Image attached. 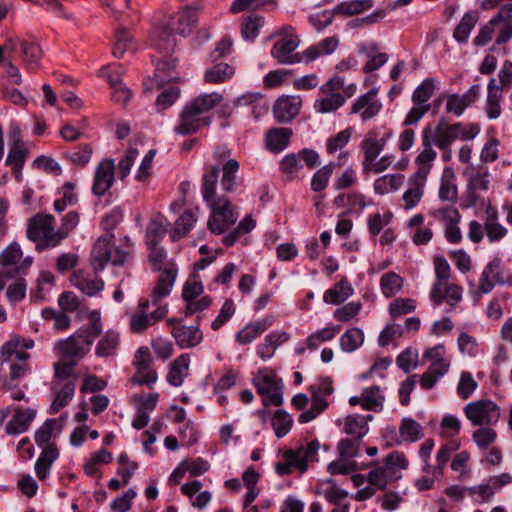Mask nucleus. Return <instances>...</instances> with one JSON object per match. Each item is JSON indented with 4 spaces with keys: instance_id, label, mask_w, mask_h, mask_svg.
<instances>
[{
    "instance_id": "473e14b6",
    "label": "nucleus",
    "mask_w": 512,
    "mask_h": 512,
    "mask_svg": "<svg viewBox=\"0 0 512 512\" xmlns=\"http://www.w3.org/2000/svg\"><path fill=\"white\" fill-rule=\"evenodd\" d=\"M484 231L489 242L491 243L500 241L507 234V229L498 222L497 210L490 206L486 209Z\"/></svg>"
},
{
    "instance_id": "de8ad7c7",
    "label": "nucleus",
    "mask_w": 512,
    "mask_h": 512,
    "mask_svg": "<svg viewBox=\"0 0 512 512\" xmlns=\"http://www.w3.org/2000/svg\"><path fill=\"white\" fill-rule=\"evenodd\" d=\"M404 183V175L402 174H387L377 178L374 181V192L378 195H385L387 193L398 190Z\"/></svg>"
},
{
    "instance_id": "a878e982",
    "label": "nucleus",
    "mask_w": 512,
    "mask_h": 512,
    "mask_svg": "<svg viewBox=\"0 0 512 512\" xmlns=\"http://www.w3.org/2000/svg\"><path fill=\"white\" fill-rule=\"evenodd\" d=\"M114 234H105L100 236L94 243L91 259L93 267L96 271L105 268L111 256V249L113 248Z\"/></svg>"
},
{
    "instance_id": "20e7f679",
    "label": "nucleus",
    "mask_w": 512,
    "mask_h": 512,
    "mask_svg": "<svg viewBox=\"0 0 512 512\" xmlns=\"http://www.w3.org/2000/svg\"><path fill=\"white\" fill-rule=\"evenodd\" d=\"M320 443L317 439L308 442L306 445H300L296 449H288L283 453L284 461L275 464V471L279 476H285L296 469L300 474L308 470L309 463L318 460V450Z\"/></svg>"
},
{
    "instance_id": "f03ea898",
    "label": "nucleus",
    "mask_w": 512,
    "mask_h": 512,
    "mask_svg": "<svg viewBox=\"0 0 512 512\" xmlns=\"http://www.w3.org/2000/svg\"><path fill=\"white\" fill-rule=\"evenodd\" d=\"M196 21L197 13L194 9L187 7L176 12L164 25L153 29L151 32L152 46L159 53H172L176 46L174 35L179 34L184 37L190 35Z\"/></svg>"
},
{
    "instance_id": "4c0bfd02",
    "label": "nucleus",
    "mask_w": 512,
    "mask_h": 512,
    "mask_svg": "<svg viewBox=\"0 0 512 512\" xmlns=\"http://www.w3.org/2000/svg\"><path fill=\"white\" fill-rule=\"evenodd\" d=\"M339 46V38L337 36L327 37L321 40L317 45H312L303 51L306 62H311L321 55H329L333 53Z\"/></svg>"
},
{
    "instance_id": "7ed1b4c3",
    "label": "nucleus",
    "mask_w": 512,
    "mask_h": 512,
    "mask_svg": "<svg viewBox=\"0 0 512 512\" xmlns=\"http://www.w3.org/2000/svg\"><path fill=\"white\" fill-rule=\"evenodd\" d=\"M423 130L429 131V140L432 141V145L439 149H445L451 147L458 138L464 141L472 140L479 133L480 128L478 124L473 123L468 125L461 122L447 124L441 119L434 129L429 123Z\"/></svg>"
},
{
    "instance_id": "c756f323",
    "label": "nucleus",
    "mask_w": 512,
    "mask_h": 512,
    "mask_svg": "<svg viewBox=\"0 0 512 512\" xmlns=\"http://www.w3.org/2000/svg\"><path fill=\"white\" fill-rule=\"evenodd\" d=\"M293 131L288 127L272 128L266 134V147L273 153L283 151L290 143Z\"/></svg>"
},
{
    "instance_id": "bb28decb",
    "label": "nucleus",
    "mask_w": 512,
    "mask_h": 512,
    "mask_svg": "<svg viewBox=\"0 0 512 512\" xmlns=\"http://www.w3.org/2000/svg\"><path fill=\"white\" fill-rule=\"evenodd\" d=\"M36 416V411L31 408H16L15 414L6 424L5 431L8 435H17L28 430Z\"/></svg>"
},
{
    "instance_id": "0eeeda50",
    "label": "nucleus",
    "mask_w": 512,
    "mask_h": 512,
    "mask_svg": "<svg viewBox=\"0 0 512 512\" xmlns=\"http://www.w3.org/2000/svg\"><path fill=\"white\" fill-rule=\"evenodd\" d=\"M232 151L225 145H218L214 148L212 158L217 166L219 173H222L220 179L221 190L225 193H233L238 188V172L240 163L237 159L231 158Z\"/></svg>"
},
{
    "instance_id": "e433bc0d",
    "label": "nucleus",
    "mask_w": 512,
    "mask_h": 512,
    "mask_svg": "<svg viewBox=\"0 0 512 512\" xmlns=\"http://www.w3.org/2000/svg\"><path fill=\"white\" fill-rule=\"evenodd\" d=\"M501 99V87L497 84L496 79L492 78L488 83V93L485 108L487 117L489 119H497L501 115Z\"/></svg>"
},
{
    "instance_id": "cd10ccee",
    "label": "nucleus",
    "mask_w": 512,
    "mask_h": 512,
    "mask_svg": "<svg viewBox=\"0 0 512 512\" xmlns=\"http://www.w3.org/2000/svg\"><path fill=\"white\" fill-rule=\"evenodd\" d=\"M163 54L164 56L156 63L155 79L157 83L163 85L165 82H180V78L175 76L178 60L169 57L170 53Z\"/></svg>"
},
{
    "instance_id": "0e129e2a",
    "label": "nucleus",
    "mask_w": 512,
    "mask_h": 512,
    "mask_svg": "<svg viewBox=\"0 0 512 512\" xmlns=\"http://www.w3.org/2000/svg\"><path fill=\"white\" fill-rule=\"evenodd\" d=\"M271 425L278 438H283L293 426L292 417L284 410H277L271 420Z\"/></svg>"
},
{
    "instance_id": "f257e3e1",
    "label": "nucleus",
    "mask_w": 512,
    "mask_h": 512,
    "mask_svg": "<svg viewBox=\"0 0 512 512\" xmlns=\"http://www.w3.org/2000/svg\"><path fill=\"white\" fill-rule=\"evenodd\" d=\"M219 169L217 166H206L202 175L201 194L211 210L208 229L216 235L223 234L238 219V214L231 200L217 192Z\"/></svg>"
},
{
    "instance_id": "b1692460",
    "label": "nucleus",
    "mask_w": 512,
    "mask_h": 512,
    "mask_svg": "<svg viewBox=\"0 0 512 512\" xmlns=\"http://www.w3.org/2000/svg\"><path fill=\"white\" fill-rule=\"evenodd\" d=\"M115 165L112 159H104L96 168L92 192L103 196L114 183Z\"/></svg>"
},
{
    "instance_id": "5fc2aeb1",
    "label": "nucleus",
    "mask_w": 512,
    "mask_h": 512,
    "mask_svg": "<svg viewBox=\"0 0 512 512\" xmlns=\"http://www.w3.org/2000/svg\"><path fill=\"white\" fill-rule=\"evenodd\" d=\"M385 397L379 386H371L363 391V409L379 412L383 409Z\"/></svg>"
},
{
    "instance_id": "09e8293b",
    "label": "nucleus",
    "mask_w": 512,
    "mask_h": 512,
    "mask_svg": "<svg viewBox=\"0 0 512 512\" xmlns=\"http://www.w3.org/2000/svg\"><path fill=\"white\" fill-rule=\"evenodd\" d=\"M423 150L415 158V163L418 165V169L423 167L428 169V174L431 170V162L436 159L437 153L432 148V141L429 140V131L423 130L421 135Z\"/></svg>"
},
{
    "instance_id": "79ce46f5",
    "label": "nucleus",
    "mask_w": 512,
    "mask_h": 512,
    "mask_svg": "<svg viewBox=\"0 0 512 512\" xmlns=\"http://www.w3.org/2000/svg\"><path fill=\"white\" fill-rule=\"evenodd\" d=\"M374 6L373 0H350L337 4L334 7L336 15L352 17L368 11Z\"/></svg>"
},
{
    "instance_id": "f704fd0d",
    "label": "nucleus",
    "mask_w": 512,
    "mask_h": 512,
    "mask_svg": "<svg viewBox=\"0 0 512 512\" xmlns=\"http://www.w3.org/2000/svg\"><path fill=\"white\" fill-rule=\"evenodd\" d=\"M272 324L268 319L257 320L248 323L235 336L236 342L247 345L258 338Z\"/></svg>"
},
{
    "instance_id": "dca6fc26",
    "label": "nucleus",
    "mask_w": 512,
    "mask_h": 512,
    "mask_svg": "<svg viewBox=\"0 0 512 512\" xmlns=\"http://www.w3.org/2000/svg\"><path fill=\"white\" fill-rule=\"evenodd\" d=\"M481 87L478 84L472 85L468 91L459 95L457 93L446 96L445 111L456 117L461 116L466 108L473 104L480 95Z\"/></svg>"
},
{
    "instance_id": "2f4dec72",
    "label": "nucleus",
    "mask_w": 512,
    "mask_h": 512,
    "mask_svg": "<svg viewBox=\"0 0 512 512\" xmlns=\"http://www.w3.org/2000/svg\"><path fill=\"white\" fill-rule=\"evenodd\" d=\"M70 282L89 297L95 296L104 288V281L101 278H86L82 271L73 272L70 277Z\"/></svg>"
},
{
    "instance_id": "c85d7f7f",
    "label": "nucleus",
    "mask_w": 512,
    "mask_h": 512,
    "mask_svg": "<svg viewBox=\"0 0 512 512\" xmlns=\"http://www.w3.org/2000/svg\"><path fill=\"white\" fill-rule=\"evenodd\" d=\"M372 418V415L367 417L359 414L349 415L345 418L343 431L349 436L348 438L362 440L368 433V421Z\"/></svg>"
},
{
    "instance_id": "a211bd4d",
    "label": "nucleus",
    "mask_w": 512,
    "mask_h": 512,
    "mask_svg": "<svg viewBox=\"0 0 512 512\" xmlns=\"http://www.w3.org/2000/svg\"><path fill=\"white\" fill-rule=\"evenodd\" d=\"M378 90L373 88L359 96L351 106V113H360L363 121L376 117L382 109V104L376 99Z\"/></svg>"
},
{
    "instance_id": "6ab92c4d",
    "label": "nucleus",
    "mask_w": 512,
    "mask_h": 512,
    "mask_svg": "<svg viewBox=\"0 0 512 512\" xmlns=\"http://www.w3.org/2000/svg\"><path fill=\"white\" fill-rule=\"evenodd\" d=\"M301 98L298 96L279 97L273 105V115L278 123L291 122L300 112Z\"/></svg>"
},
{
    "instance_id": "680f3d73",
    "label": "nucleus",
    "mask_w": 512,
    "mask_h": 512,
    "mask_svg": "<svg viewBox=\"0 0 512 512\" xmlns=\"http://www.w3.org/2000/svg\"><path fill=\"white\" fill-rule=\"evenodd\" d=\"M264 25L262 16L244 17L241 23V35L246 41H254L259 35L261 27Z\"/></svg>"
},
{
    "instance_id": "a19ab883",
    "label": "nucleus",
    "mask_w": 512,
    "mask_h": 512,
    "mask_svg": "<svg viewBox=\"0 0 512 512\" xmlns=\"http://www.w3.org/2000/svg\"><path fill=\"white\" fill-rule=\"evenodd\" d=\"M190 358L188 354H182L171 364L167 374V381L170 385L181 386L189 368Z\"/></svg>"
},
{
    "instance_id": "423d86ee",
    "label": "nucleus",
    "mask_w": 512,
    "mask_h": 512,
    "mask_svg": "<svg viewBox=\"0 0 512 512\" xmlns=\"http://www.w3.org/2000/svg\"><path fill=\"white\" fill-rule=\"evenodd\" d=\"M252 383L257 394L262 397V404L265 407L283 405L284 383L273 369L267 367L260 369Z\"/></svg>"
},
{
    "instance_id": "4d7b16f0",
    "label": "nucleus",
    "mask_w": 512,
    "mask_h": 512,
    "mask_svg": "<svg viewBox=\"0 0 512 512\" xmlns=\"http://www.w3.org/2000/svg\"><path fill=\"white\" fill-rule=\"evenodd\" d=\"M436 79H424L412 93L411 100L413 104L429 105L427 102L433 96L436 90Z\"/></svg>"
},
{
    "instance_id": "9b49d317",
    "label": "nucleus",
    "mask_w": 512,
    "mask_h": 512,
    "mask_svg": "<svg viewBox=\"0 0 512 512\" xmlns=\"http://www.w3.org/2000/svg\"><path fill=\"white\" fill-rule=\"evenodd\" d=\"M299 43L300 40L297 35H285L274 43L270 54L279 64L300 63L305 59L303 53H294Z\"/></svg>"
},
{
    "instance_id": "ea45409f",
    "label": "nucleus",
    "mask_w": 512,
    "mask_h": 512,
    "mask_svg": "<svg viewBox=\"0 0 512 512\" xmlns=\"http://www.w3.org/2000/svg\"><path fill=\"white\" fill-rule=\"evenodd\" d=\"M59 452L56 445L47 446L35 463V473L40 480L47 478L53 462L58 458Z\"/></svg>"
},
{
    "instance_id": "13d9d810",
    "label": "nucleus",
    "mask_w": 512,
    "mask_h": 512,
    "mask_svg": "<svg viewBox=\"0 0 512 512\" xmlns=\"http://www.w3.org/2000/svg\"><path fill=\"white\" fill-rule=\"evenodd\" d=\"M196 220L197 216L193 210H185L175 222V227L171 235L172 239L178 240L185 236L192 229Z\"/></svg>"
},
{
    "instance_id": "8fccbe9b",
    "label": "nucleus",
    "mask_w": 512,
    "mask_h": 512,
    "mask_svg": "<svg viewBox=\"0 0 512 512\" xmlns=\"http://www.w3.org/2000/svg\"><path fill=\"white\" fill-rule=\"evenodd\" d=\"M399 433L403 441L410 443L416 442L424 437L422 426L409 417L402 418Z\"/></svg>"
},
{
    "instance_id": "a18cd8bd",
    "label": "nucleus",
    "mask_w": 512,
    "mask_h": 512,
    "mask_svg": "<svg viewBox=\"0 0 512 512\" xmlns=\"http://www.w3.org/2000/svg\"><path fill=\"white\" fill-rule=\"evenodd\" d=\"M59 353L62 358L78 362L88 351L72 335L58 343Z\"/></svg>"
},
{
    "instance_id": "58836bf2",
    "label": "nucleus",
    "mask_w": 512,
    "mask_h": 512,
    "mask_svg": "<svg viewBox=\"0 0 512 512\" xmlns=\"http://www.w3.org/2000/svg\"><path fill=\"white\" fill-rule=\"evenodd\" d=\"M478 20L479 13L477 11L472 10L465 13L453 31V38L460 44L466 43Z\"/></svg>"
},
{
    "instance_id": "bf43d9fd",
    "label": "nucleus",
    "mask_w": 512,
    "mask_h": 512,
    "mask_svg": "<svg viewBox=\"0 0 512 512\" xmlns=\"http://www.w3.org/2000/svg\"><path fill=\"white\" fill-rule=\"evenodd\" d=\"M380 287L386 298L395 296L403 287V278L395 272H387L380 279Z\"/></svg>"
},
{
    "instance_id": "aec40b11",
    "label": "nucleus",
    "mask_w": 512,
    "mask_h": 512,
    "mask_svg": "<svg viewBox=\"0 0 512 512\" xmlns=\"http://www.w3.org/2000/svg\"><path fill=\"white\" fill-rule=\"evenodd\" d=\"M88 320L89 325L79 328L72 336L89 352L94 340L101 334L103 325L98 310L91 311Z\"/></svg>"
},
{
    "instance_id": "4468645a",
    "label": "nucleus",
    "mask_w": 512,
    "mask_h": 512,
    "mask_svg": "<svg viewBox=\"0 0 512 512\" xmlns=\"http://www.w3.org/2000/svg\"><path fill=\"white\" fill-rule=\"evenodd\" d=\"M168 314L167 304L159 305L151 313L135 311L130 315L129 328L133 334H141L149 327L163 320Z\"/></svg>"
},
{
    "instance_id": "412c9836",
    "label": "nucleus",
    "mask_w": 512,
    "mask_h": 512,
    "mask_svg": "<svg viewBox=\"0 0 512 512\" xmlns=\"http://www.w3.org/2000/svg\"><path fill=\"white\" fill-rule=\"evenodd\" d=\"M428 176V169L423 167L417 169L409 178L410 188L407 189L402 199L404 201V208L406 210L414 208L421 200L423 196V188Z\"/></svg>"
},
{
    "instance_id": "5701e85b",
    "label": "nucleus",
    "mask_w": 512,
    "mask_h": 512,
    "mask_svg": "<svg viewBox=\"0 0 512 512\" xmlns=\"http://www.w3.org/2000/svg\"><path fill=\"white\" fill-rule=\"evenodd\" d=\"M51 391L54 399L50 405V414H56L64 407L68 406L73 399L76 391V383L74 380L59 382L52 381Z\"/></svg>"
},
{
    "instance_id": "ddd939ff",
    "label": "nucleus",
    "mask_w": 512,
    "mask_h": 512,
    "mask_svg": "<svg viewBox=\"0 0 512 512\" xmlns=\"http://www.w3.org/2000/svg\"><path fill=\"white\" fill-rule=\"evenodd\" d=\"M211 123V116H200L185 105L180 112L179 123L175 126L174 132L180 135H190L203 127L210 126Z\"/></svg>"
},
{
    "instance_id": "39448f33",
    "label": "nucleus",
    "mask_w": 512,
    "mask_h": 512,
    "mask_svg": "<svg viewBox=\"0 0 512 512\" xmlns=\"http://www.w3.org/2000/svg\"><path fill=\"white\" fill-rule=\"evenodd\" d=\"M499 24H502V27L496 38V44L502 45L512 38V3L501 6L498 13L481 27L478 35L473 40L474 45L485 46L488 44L492 40L495 28Z\"/></svg>"
},
{
    "instance_id": "1a4fd4ad",
    "label": "nucleus",
    "mask_w": 512,
    "mask_h": 512,
    "mask_svg": "<svg viewBox=\"0 0 512 512\" xmlns=\"http://www.w3.org/2000/svg\"><path fill=\"white\" fill-rule=\"evenodd\" d=\"M496 284H512V274L504 269L499 257L493 258L483 269L475 295L480 298L483 294L490 293Z\"/></svg>"
},
{
    "instance_id": "f8f14e48",
    "label": "nucleus",
    "mask_w": 512,
    "mask_h": 512,
    "mask_svg": "<svg viewBox=\"0 0 512 512\" xmlns=\"http://www.w3.org/2000/svg\"><path fill=\"white\" fill-rule=\"evenodd\" d=\"M136 373L132 377V383L136 385H148L150 388L157 381V372L151 368L152 356L148 347H140L134 356L133 362Z\"/></svg>"
},
{
    "instance_id": "393cba45",
    "label": "nucleus",
    "mask_w": 512,
    "mask_h": 512,
    "mask_svg": "<svg viewBox=\"0 0 512 512\" xmlns=\"http://www.w3.org/2000/svg\"><path fill=\"white\" fill-rule=\"evenodd\" d=\"M386 145L385 138H377V133L370 131L362 140L360 147L363 151V169L369 171L371 164L377 159Z\"/></svg>"
},
{
    "instance_id": "774afa93",
    "label": "nucleus",
    "mask_w": 512,
    "mask_h": 512,
    "mask_svg": "<svg viewBox=\"0 0 512 512\" xmlns=\"http://www.w3.org/2000/svg\"><path fill=\"white\" fill-rule=\"evenodd\" d=\"M204 291L202 281L197 274H192L188 277L182 289V299L184 301L193 300L198 298Z\"/></svg>"
},
{
    "instance_id": "c9c22d12",
    "label": "nucleus",
    "mask_w": 512,
    "mask_h": 512,
    "mask_svg": "<svg viewBox=\"0 0 512 512\" xmlns=\"http://www.w3.org/2000/svg\"><path fill=\"white\" fill-rule=\"evenodd\" d=\"M92 154L93 148L91 144L84 143L63 151L62 158L66 159L70 164L76 167L83 168L90 162Z\"/></svg>"
},
{
    "instance_id": "49530a36",
    "label": "nucleus",
    "mask_w": 512,
    "mask_h": 512,
    "mask_svg": "<svg viewBox=\"0 0 512 512\" xmlns=\"http://www.w3.org/2000/svg\"><path fill=\"white\" fill-rule=\"evenodd\" d=\"M235 74L233 66L227 63H218L207 69L204 74V81L211 84H219L231 79Z\"/></svg>"
},
{
    "instance_id": "4be33fe9",
    "label": "nucleus",
    "mask_w": 512,
    "mask_h": 512,
    "mask_svg": "<svg viewBox=\"0 0 512 512\" xmlns=\"http://www.w3.org/2000/svg\"><path fill=\"white\" fill-rule=\"evenodd\" d=\"M177 273V266L173 262L168 263V266L161 271L157 283L150 296L153 305H157L161 299L167 297L170 294L175 283Z\"/></svg>"
},
{
    "instance_id": "864d4df0",
    "label": "nucleus",
    "mask_w": 512,
    "mask_h": 512,
    "mask_svg": "<svg viewBox=\"0 0 512 512\" xmlns=\"http://www.w3.org/2000/svg\"><path fill=\"white\" fill-rule=\"evenodd\" d=\"M324 497L334 506L331 512H349V503H344L348 498V492L346 490L333 486L324 491Z\"/></svg>"
},
{
    "instance_id": "37998d69",
    "label": "nucleus",
    "mask_w": 512,
    "mask_h": 512,
    "mask_svg": "<svg viewBox=\"0 0 512 512\" xmlns=\"http://www.w3.org/2000/svg\"><path fill=\"white\" fill-rule=\"evenodd\" d=\"M28 155L27 149L24 147V143L17 139L8 152L5 164L11 166L15 173V177H19V173L24 166Z\"/></svg>"
},
{
    "instance_id": "3c124183",
    "label": "nucleus",
    "mask_w": 512,
    "mask_h": 512,
    "mask_svg": "<svg viewBox=\"0 0 512 512\" xmlns=\"http://www.w3.org/2000/svg\"><path fill=\"white\" fill-rule=\"evenodd\" d=\"M326 96L314 102V109L318 113L334 112L345 104V96L341 93H325Z\"/></svg>"
},
{
    "instance_id": "f3484780",
    "label": "nucleus",
    "mask_w": 512,
    "mask_h": 512,
    "mask_svg": "<svg viewBox=\"0 0 512 512\" xmlns=\"http://www.w3.org/2000/svg\"><path fill=\"white\" fill-rule=\"evenodd\" d=\"M18 46L22 51L27 69L31 71L36 70L42 57V49L39 44L35 41L25 39H9L5 44L6 49L11 51H15Z\"/></svg>"
},
{
    "instance_id": "e2e57ef3",
    "label": "nucleus",
    "mask_w": 512,
    "mask_h": 512,
    "mask_svg": "<svg viewBox=\"0 0 512 512\" xmlns=\"http://www.w3.org/2000/svg\"><path fill=\"white\" fill-rule=\"evenodd\" d=\"M256 222L250 215L242 219L237 227L223 238V244L227 247L233 246L240 236L251 232Z\"/></svg>"
},
{
    "instance_id": "052dcab7",
    "label": "nucleus",
    "mask_w": 512,
    "mask_h": 512,
    "mask_svg": "<svg viewBox=\"0 0 512 512\" xmlns=\"http://www.w3.org/2000/svg\"><path fill=\"white\" fill-rule=\"evenodd\" d=\"M341 330V326L325 327L317 330L308 336L306 340L307 348L310 350L317 349L323 342L332 340Z\"/></svg>"
},
{
    "instance_id": "6e6d98bb",
    "label": "nucleus",
    "mask_w": 512,
    "mask_h": 512,
    "mask_svg": "<svg viewBox=\"0 0 512 512\" xmlns=\"http://www.w3.org/2000/svg\"><path fill=\"white\" fill-rule=\"evenodd\" d=\"M364 341V333L360 328L353 327L340 337V347L344 352L351 353L357 350Z\"/></svg>"
},
{
    "instance_id": "603ef678",
    "label": "nucleus",
    "mask_w": 512,
    "mask_h": 512,
    "mask_svg": "<svg viewBox=\"0 0 512 512\" xmlns=\"http://www.w3.org/2000/svg\"><path fill=\"white\" fill-rule=\"evenodd\" d=\"M76 361H72L66 358H62L60 361L54 363V377L53 381L66 382L74 380L77 382L78 376L74 371Z\"/></svg>"
},
{
    "instance_id": "9d476101",
    "label": "nucleus",
    "mask_w": 512,
    "mask_h": 512,
    "mask_svg": "<svg viewBox=\"0 0 512 512\" xmlns=\"http://www.w3.org/2000/svg\"><path fill=\"white\" fill-rule=\"evenodd\" d=\"M464 413L474 426H488L496 423L500 418L498 405L488 399L470 402L465 406Z\"/></svg>"
},
{
    "instance_id": "69168bd1",
    "label": "nucleus",
    "mask_w": 512,
    "mask_h": 512,
    "mask_svg": "<svg viewBox=\"0 0 512 512\" xmlns=\"http://www.w3.org/2000/svg\"><path fill=\"white\" fill-rule=\"evenodd\" d=\"M33 346L34 341L32 339L16 336L2 346L1 356L5 361H9L13 352H17V349H32Z\"/></svg>"
},
{
    "instance_id": "7c9ffc66",
    "label": "nucleus",
    "mask_w": 512,
    "mask_h": 512,
    "mask_svg": "<svg viewBox=\"0 0 512 512\" xmlns=\"http://www.w3.org/2000/svg\"><path fill=\"white\" fill-rule=\"evenodd\" d=\"M223 100L222 94L218 92L203 93L191 99L186 105L200 116H206L209 112Z\"/></svg>"
},
{
    "instance_id": "c03bdc74",
    "label": "nucleus",
    "mask_w": 512,
    "mask_h": 512,
    "mask_svg": "<svg viewBox=\"0 0 512 512\" xmlns=\"http://www.w3.org/2000/svg\"><path fill=\"white\" fill-rule=\"evenodd\" d=\"M119 344V333L115 330H108L97 343L95 354L98 357H110L116 353Z\"/></svg>"
},
{
    "instance_id": "6e6552de",
    "label": "nucleus",
    "mask_w": 512,
    "mask_h": 512,
    "mask_svg": "<svg viewBox=\"0 0 512 512\" xmlns=\"http://www.w3.org/2000/svg\"><path fill=\"white\" fill-rule=\"evenodd\" d=\"M55 218L50 214H36L27 222V238L36 244L37 251L54 248L59 244L51 245L52 239L57 235L54 231Z\"/></svg>"
},
{
    "instance_id": "72a5a7b5",
    "label": "nucleus",
    "mask_w": 512,
    "mask_h": 512,
    "mask_svg": "<svg viewBox=\"0 0 512 512\" xmlns=\"http://www.w3.org/2000/svg\"><path fill=\"white\" fill-rule=\"evenodd\" d=\"M354 292L346 278L341 279L325 291L323 301L327 304L339 305L346 301Z\"/></svg>"
},
{
    "instance_id": "2eb2a0df",
    "label": "nucleus",
    "mask_w": 512,
    "mask_h": 512,
    "mask_svg": "<svg viewBox=\"0 0 512 512\" xmlns=\"http://www.w3.org/2000/svg\"><path fill=\"white\" fill-rule=\"evenodd\" d=\"M201 317H197V323L193 326L183 324L173 325L171 335L181 349L194 348L203 340V332L200 329Z\"/></svg>"
},
{
    "instance_id": "338daca9",
    "label": "nucleus",
    "mask_w": 512,
    "mask_h": 512,
    "mask_svg": "<svg viewBox=\"0 0 512 512\" xmlns=\"http://www.w3.org/2000/svg\"><path fill=\"white\" fill-rule=\"evenodd\" d=\"M79 223V214L75 211H70L67 213L63 219L62 224L57 230V235L54 239H52L51 245L60 244L62 240H64L69 233L76 228Z\"/></svg>"
}]
</instances>
